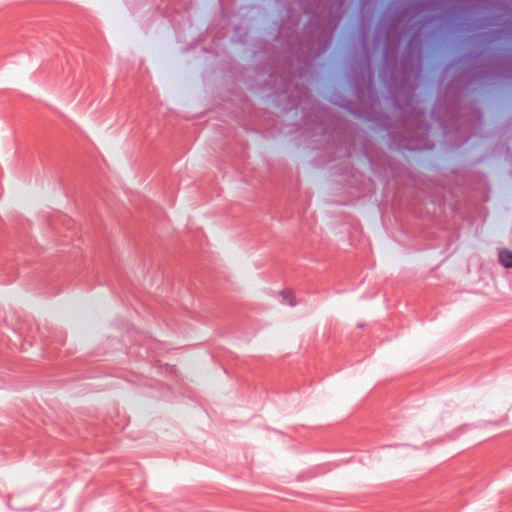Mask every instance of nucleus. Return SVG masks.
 Instances as JSON below:
<instances>
[{
    "label": "nucleus",
    "mask_w": 512,
    "mask_h": 512,
    "mask_svg": "<svg viewBox=\"0 0 512 512\" xmlns=\"http://www.w3.org/2000/svg\"><path fill=\"white\" fill-rule=\"evenodd\" d=\"M281 296H282L283 300L285 301V303H287L288 305H290V306L296 305L295 298L293 297V295L290 292L283 291L281 293Z\"/></svg>",
    "instance_id": "2"
},
{
    "label": "nucleus",
    "mask_w": 512,
    "mask_h": 512,
    "mask_svg": "<svg viewBox=\"0 0 512 512\" xmlns=\"http://www.w3.org/2000/svg\"><path fill=\"white\" fill-rule=\"evenodd\" d=\"M498 260L505 268H512V250L500 249L498 252Z\"/></svg>",
    "instance_id": "1"
}]
</instances>
